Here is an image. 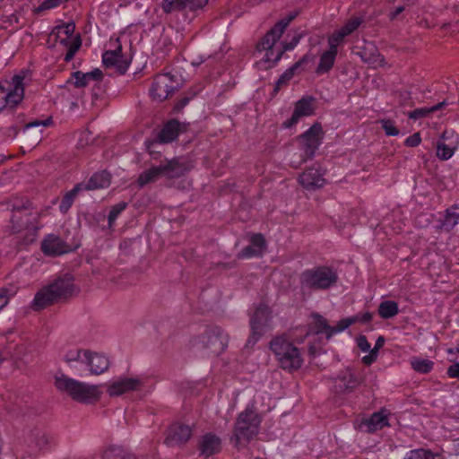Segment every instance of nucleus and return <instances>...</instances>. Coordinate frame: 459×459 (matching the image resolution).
<instances>
[{"label":"nucleus","mask_w":459,"mask_h":459,"mask_svg":"<svg viewBox=\"0 0 459 459\" xmlns=\"http://www.w3.org/2000/svg\"><path fill=\"white\" fill-rule=\"evenodd\" d=\"M68 0H44L39 6V10H49L66 3Z\"/></svg>","instance_id":"53"},{"label":"nucleus","mask_w":459,"mask_h":459,"mask_svg":"<svg viewBox=\"0 0 459 459\" xmlns=\"http://www.w3.org/2000/svg\"><path fill=\"white\" fill-rule=\"evenodd\" d=\"M67 46H69V48L65 56L64 60L65 62H70L74 58L75 53L79 50V48L82 46V40H81L80 35H77L75 37V39H74V41L72 43L69 42V44Z\"/></svg>","instance_id":"45"},{"label":"nucleus","mask_w":459,"mask_h":459,"mask_svg":"<svg viewBox=\"0 0 459 459\" xmlns=\"http://www.w3.org/2000/svg\"><path fill=\"white\" fill-rule=\"evenodd\" d=\"M358 347L363 351L367 352L371 351L370 343L368 342V339L365 335H360L357 339Z\"/></svg>","instance_id":"57"},{"label":"nucleus","mask_w":459,"mask_h":459,"mask_svg":"<svg viewBox=\"0 0 459 459\" xmlns=\"http://www.w3.org/2000/svg\"><path fill=\"white\" fill-rule=\"evenodd\" d=\"M41 250L48 255H59L67 252L65 242L54 235H49L42 241Z\"/></svg>","instance_id":"22"},{"label":"nucleus","mask_w":459,"mask_h":459,"mask_svg":"<svg viewBox=\"0 0 459 459\" xmlns=\"http://www.w3.org/2000/svg\"><path fill=\"white\" fill-rule=\"evenodd\" d=\"M421 142L420 134L414 133L413 134L410 135L406 138L404 144L408 147H416L418 146Z\"/></svg>","instance_id":"55"},{"label":"nucleus","mask_w":459,"mask_h":459,"mask_svg":"<svg viewBox=\"0 0 459 459\" xmlns=\"http://www.w3.org/2000/svg\"><path fill=\"white\" fill-rule=\"evenodd\" d=\"M437 457H439L438 454H434L430 450L424 448H419L411 450L405 459H436Z\"/></svg>","instance_id":"35"},{"label":"nucleus","mask_w":459,"mask_h":459,"mask_svg":"<svg viewBox=\"0 0 459 459\" xmlns=\"http://www.w3.org/2000/svg\"><path fill=\"white\" fill-rule=\"evenodd\" d=\"M377 353L371 350V351H369L368 355H366L362 358V361L366 365H370L373 361H375L377 359Z\"/></svg>","instance_id":"64"},{"label":"nucleus","mask_w":459,"mask_h":459,"mask_svg":"<svg viewBox=\"0 0 459 459\" xmlns=\"http://www.w3.org/2000/svg\"><path fill=\"white\" fill-rule=\"evenodd\" d=\"M24 76L22 74H15L12 78V85L5 97V103L0 106V112L4 109H8L13 113V108L22 102L24 97Z\"/></svg>","instance_id":"11"},{"label":"nucleus","mask_w":459,"mask_h":459,"mask_svg":"<svg viewBox=\"0 0 459 459\" xmlns=\"http://www.w3.org/2000/svg\"><path fill=\"white\" fill-rule=\"evenodd\" d=\"M358 55L363 62L373 66H383L385 64L384 56L379 53L377 48L371 42L366 43Z\"/></svg>","instance_id":"21"},{"label":"nucleus","mask_w":459,"mask_h":459,"mask_svg":"<svg viewBox=\"0 0 459 459\" xmlns=\"http://www.w3.org/2000/svg\"><path fill=\"white\" fill-rule=\"evenodd\" d=\"M295 74V72L290 67L276 81L273 92L277 93L282 85H285Z\"/></svg>","instance_id":"47"},{"label":"nucleus","mask_w":459,"mask_h":459,"mask_svg":"<svg viewBox=\"0 0 459 459\" xmlns=\"http://www.w3.org/2000/svg\"><path fill=\"white\" fill-rule=\"evenodd\" d=\"M74 291V284L70 276L57 278L35 294L31 307L36 311L42 310L55 302L71 297Z\"/></svg>","instance_id":"2"},{"label":"nucleus","mask_w":459,"mask_h":459,"mask_svg":"<svg viewBox=\"0 0 459 459\" xmlns=\"http://www.w3.org/2000/svg\"><path fill=\"white\" fill-rule=\"evenodd\" d=\"M193 435V429L190 426L174 423L168 431L165 438V444L169 446H181L186 444Z\"/></svg>","instance_id":"15"},{"label":"nucleus","mask_w":459,"mask_h":459,"mask_svg":"<svg viewBox=\"0 0 459 459\" xmlns=\"http://www.w3.org/2000/svg\"><path fill=\"white\" fill-rule=\"evenodd\" d=\"M345 37L347 36L341 29L333 32L328 39L329 49L337 50V47L342 42Z\"/></svg>","instance_id":"46"},{"label":"nucleus","mask_w":459,"mask_h":459,"mask_svg":"<svg viewBox=\"0 0 459 459\" xmlns=\"http://www.w3.org/2000/svg\"><path fill=\"white\" fill-rule=\"evenodd\" d=\"M411 368L418 373L420 374H428L429 373L434 367V362L428 359H421L418 357H413L411 359Z\"/></svg>","instance_id":"33"},{"label":"nucleus","mask_w":459,"mask_h":459,"mask_svg":"<svg viewBox=\"0 0 459 459\" xmlns=\"http://www.w3.org/2000/svg\"><path fill=\"white\" fill-rule=\"evenodd\" d=\"M66 83H72L76 88H83L88 85L89 79H87L84 73L76 71L71 74V77L67 80Z\"/></svg>","instance_id":"37"},{"label":"nucleus","mask_w":459,"mask_h":459,"mask_svg":"<svg viewBox=\"0 0 459 459\" xmlns=\"http://www.w3.org/2000/svg\"><path fill=\"white\" fill-rule=\"evenodd\" d=\"M377 312L383 319L392 318L399 313L398 304L393 300L382 301L378 306Z\"/></svg>","instance_id":"32"},{"label":"nucleus","mask_w":459,"mask_h":459,"mask_svg":"<svg viewBox=\"0 0 459 459\" xmlns=\"http://www.w3.org/2000/svg\"><path fill=\"white\" fill-rule=\"evenodd\" d=\"M102 459H136L127 449L119 446H108L102 455Z\"/></svg>","instance_id":"27"},{"label":"nucleus","mask_w":459,"mask_h":459,"mask_svg":"<svg viewBox=\"0 0 459 459\" xmlns=\"http://www.w3.org/2000/svg\"><path fill=\"white\" fill-rule=\"evenodd\" d=\"M113 67L119 74H124L129 67V62L122 55H118Z\"/></svg>","instance_id":"52"},{"label":"nucleus","mask_w":459,"mask_h":459,"mask_svg":"<svg viewBox=\"0 0 459 459\" xmlns=\"http://www.w3.org/2000/svg\"><path fill=\"white\" fill-rule=\"evenodd\" d=\"M127 205L128 204L126 202L122 201L111 207L108 216V222L109 227L113 226L119 214H121V212L126 209Z\"/></svg>","instance_id":"36"},{"label":"nucleus","mask_w":459,"mask_h":459,"mask_svg":"<svg viewBox=\"0 0 459 459\" xmlns=\"http://www.w3.org/2000/svg\"><path fill=\"white\" fill-rule=\"evenodd\" d=\"M52 124H53V119L51 117H48L47 119H44V120L36 119L34 121L25 124V126L22 128V133L25 137L24 141L27 143H29L30 145H34V144L38 143L41 140L42 130L40 129L39 132L35 133L31 139H30L29 130H30L32 128L40 127V126L48 127V126H51Z\"/></svg>","instance_id":"23"},{"label":"nucleus","mask_w":459,"mask_h":459,"mask_svg":"<svg viewBox=\"0 0 459 459\" xmlns=\"http://www.w3.org/2000/svg\"><path fill=\"white\" fill-rule=\"evenodd\" d=\"M367 427L368 432H375L378 429L389 426L387 414L385 410L374 412L368 419H366L362 422Z\"/></svg>","instance_id":"24"},{"label":"nucleus","mask_w":459,"mask_h":459,"mask_svg":"<svg viewBox=\"0 0 459 459\" xmlns=\"http://www.w3.org/2000/svg\"><path fill=\"white\" fill-rule=\"evenodd\" d=\"M74 30L75 24L74 22H67L63 25L55 27L52 34L59 38L60 34L64 33L65 35V38L61 39L60 43L65 46H67L69 44V38L74 34Z\"/></svg>","instance_id":"34"},{"label":"nucleus","mask_w":459,"mask_h":459,"mask_svg":"<svg viewBox=\"0 0 459 459\" xmlns=\"http://www.w3.org/2000/svg\"><path fill=\"white\" fill-rule=\"evenodd\" d=\"M325 171L319 166H312L299 177V184L307 190H316L325 185Z\"/></svg>","instance_id":"14"},{"label":"nucleus","mask_w":459,"mask_h":459,"mask_svg":"<svg viewBox=\"0 0 459 459\" xmlns=\"http://www.w3.org/2000/svg\"><path fill=\"white\" fill-rule=\"evenodd\" d=\"M351 318H356V323L360 322L362 324H368L372 320L373 315L370 312H365L361 315L357 314V315L351 316Z\"/></svg>","instance_id":"58"},{"label":"nucleus","mask_w":459,"mask_h":459,"mask_svg":"<svg viewBox=\"0 0 459 459\" xmlns=\"http://www.w3.org/2000/svg\"><path fill=\"white\" fill-rule=\"evenodd\" d=\"M85 364L90 368L91 374L100 375L105 372L109 367V361L104 355L85 351Z\"/></svg>","instance_id":"20"},{"label":"nucleus","mask_w":459,"mask_h":459,"mask_svg":"<svg viewBox=\"0 0 459 459\" xmlns=\"http://www.w3.org/2000/svg\"><path fill=\"white\" fill-rule=\"evenodd\" d=\"M179 133V122L176 119L168 121L160 131L157 134L155 140L148 146L150 153L152 152V147L156 143H169L174 141Z\"/></svg>","instance_id":"19"},{"label":"nucleus","mask_w":459,"mask_h":459,"mask_svg":"<svg viewBox=\"0 0 459 459\" xmlns=\"http://www.w3.org/2000/svg\"><path fill=\"white\" fill-rule=\"evenodd\" d=\"M336 56L337 50L328 49L325 51L320 56L318 65L316 69V73L317 74L328 73L334 65Z\"/></svg>","instance_id":"26"},{"label":"nucleus","mask_w":459,"mask_h":459,"mask_svg":"<svg viewBox=\"0 0 459 459\" xmlns=\"http://www.w3.org/2000/svg\"><path fill=\"white\" fill-rule=\"evenodd\" d=\"M382 128L385 134L388 136H396L399 134V130L395 126L394 123L391 120H382Z\"/></svg>","instance_id":"51"},{"label":"nucleus","mask_w":459,"mask_h":459,"mask_svg":"<svg viewBox=\"0 0 459 459\" xmlns=\"http://www.w3.org/2000/svg\"><path fill=\"white\" fill-rule=\"evenodd\" d=\"M34 439L36 446H38L39 449L48 448L53 442L52 437L40 430L36 431L34 434Z\"/></svg>","instance_id":"40"},{"label":"nucleus","mask_w":459,"mask_h":459,"mask_svg":"<svg viewBox=\"0 0 459 459\" xmlns=\"http://www.w3.org/2000/svg\"><path fill=\"white\" fill-rule=\"evenodd\" d=\"M84 190L83 189V184L79 183L74 186L73 189L68 191L62 198L61 203L59 204V210L62 213H66L71 206L73 205L76 196L78 194Z\"/></svg>","instance_id":"28"},{"label":"nucleus","mask_w":459,"mask_h":459,"mask_svg":"<svg viewBox=\"0 0 459 459\" xmlns=\"http://www.w3.org/2000/svg\"><path fill=\"white\" fill-rule=\"evenodd\" d=\"M271 318L268 306L260 304L250 316L251 333L247 341V346L255 345L264 333V328Z\"/></svg>","instance_id":"9"},{"label":"nucleus","mask_w":459,"mask_h":459,"mask_svg":"<svg viewBox=\"0 0 459 459\" xmlns=\"http://www.w3.org/2000/svg\"><path fill=\"white\" fill-rule=\"evenodd\" d=\"M304 340L305 337L294 338L287 333L277 335L271 340L269 343L270 350L282 369L292 372L301 368L303 358L294 342L302 343Z\"/></svg>","instance_id":"1"},{"label":"nucleus","mask_w":459,"mask_h":459,"mask_svg":"<svg viewBox=\"0 0 459 459\" xmlns=\"http://www.w3.org/2000/svg\"><path fill=\"white\" fill-rule=\"evenodd\" d=\"M143 382L139 377H121L113 381L108 387L110 396H118L130 391L139 390Z\"/></svg>","instance_id":"16"},{"label":"nucleus","mask_w":459,"mask_h":459,"mask_svg":"<svg viewBox=\"0 0 459 459\" xmlns=\"http://www.w3.org/2000/svg\"><path fill=\"white\" fill-rule=\"evenodd\" d=\"M250 245L255 247V249L257 250V252H259L261 256L263 255L264 251L266 248V242L264 237L262 234H253L250 238Z\"/></svg>","instance_id":"43"},{"label":"nucleus","mask_w":459,"mask_h":459,"mask_svg":"<svg viewBox=\"0 0 459 459\" xmlns=\"http://www.w3.org/2000/svg\"><path fill=\"white\" fill-rule=\"evenodd\" d=\"M323 134L321 125L315 123L299 136L303 144L302 160L304 162L314 158L316 150L322 143Z\"/></svg>","instance_id":"10"},{"label":"nucleus","mask_w":459,"mask_h":459,"mask_svg":"<svg viewBox=\"0 0 459 459\" xmlns=\"http://www.w3.org/2000/svg\"><path fill=\"white\" fill-rule=\"evenodd\" d=\"M338 281V273L333 267L321 265L303 271L299 282L301 289L314 291L326 290Z\"/></svg>","instance_id":"3"},{"label":"nucleus","mask_w":459,"mask_h":459,"mask_svg":"<svg viewBox=\"0 0 459 459\" xmlns=\"http://www.w3.org/2000/svg\"><path fill=\"white\" fill-rule=\"evenodd\" d=\"M301 35H295L290 42H282L281 48L276 50L275 60H280L282 55L289 50H292L299 42Z\"/></svg>","instance_id":"38"},{"label":"nucleus","mask_w":459,"mask_h":459,"mask_svg":"<svg viewBox=\"0 0 459 459\" xmlns=\"http://www.w3.org/2000/svg\"><path fill=\"white\" fill-rule=\"evenodd\" d=\"M238 258L239 259H247L251 257H259L261 256L259 252L255 249V247H252L251 245L247 246L244 247L238 254Z\"/></svg>","instance_id":"50"},{"label":"nucleus","mask_w":459,"mask_h":459,"mask_svg":"<svg viewBox=\"0 0 459 459\" xmlns=\"http://www.w3.org/2000/svg\"><path fill=\"white\" fill-rule=\"evenodd\" d=\"M355 323H356V318H351V316L341 319L335 326H332V328L328 333V339H330L333 334L344 331L350 325H351Z\"/></svg>","instance_id":"41"},{"label":"nucleus","mask_w":459,"mask_h":459,"mask_svg":"<svg viewBox=\"0 0 459 459\" xmlns=\"http://www.w3.org/2000/svg\"><path fill=\"white\" fill-rule=\"evenodd\" d=\"M441 224L447 231L452 230L457 224H459V204H455L446 210Z\"/></svg>","instance_id":"30"},{"label":"nucleus","mask_w":459,"mask_h":459,"mask_svg":"<svg viewBox=\"0 0 459 459\" xmlns=\"http://www.w3.org/2000/svg\"><path fill=\"white\" fill-rule=\"evenodd\" d=\"M179 88L178 80L170 73L157 74L150 88L153 100L161 102L174 94Z\"/></svg>","instance_id":"8"},{"label":"nucleus","mask_w":459,"mask_h":459,"mask_svg":"<svg viewBox=\"0 0 459 459\" xmlns=\"http://www.w3.org/2000/svg\"><path fill=\"white\" fill-rule=\"evenodd\" d=\"M446 374L451 378L459 377V363H454L448 367Z\"/></svg>","instance_id":"61"},{"label":"nucleus","mask_w":459,"mask_h":459,"mask_svg":"<svg viewBox=\"0 0 459 459\" xmlns=\"http://www.w3.org/2000/svg\"><path fill=\"white\" fill-rule=\"evenodd\" d=\"M362 22H363V19L360 17L351 18L341 28V30H342V32H344L346 36H349L354 30H356Z\"/></svg>","instance_id":"44"},{"label":"nucleus","mask_w":459,"mask_h":459,"mask_svg":"<svg viewBox=\"0 0 459 459\" xmlns=\"http://www.w3.org/2000/svg\"><path fill=\"white\" fill-rule=\"evenodd\" d=\"M316 99L312 96L303 97L295 103L294 110L290 118L283 122L284 128H291L297 125L302 117H308L315 112Z\"/></svg>","instance_id":"12"},{"label":"nucleus","mask_w":459,"mask_h":459,"mask_svg":"<svg viewBox=\"0 0 459 459\" xmlns=\"http://www.w3.org/2000/svg\"><path fill=\"white\" fill-rule=\"evenodd\" d=\"M194 96H195V93H193L189 96L182 97L180 100H178V101L175 105V109L177 111L182 110L188 104V102L194 98Z\"/></svg>","instance_id":"60"},{"label":"nucleus","mask_w":459,"mask_h":459,"mask_svg":"<svg viewBox=\"0 0 459 459\" xmlns=\"http://www.w3.org/2000/svg\"><path fill=\"white\" fill-rule=\"evenodd\" d=\"M448 103L446 100H443L432 107H423V108H416L412 111H410L407 116L410 119H412V120H417L420 118L427 117L431 113L442 109Z\"/></svg>","instance_id":"29"},{"label":"nucleus","mask_w":459,"mask_h":459,"mask_svg":"<svg viewBox=\"0 0 459 459\" xmlns=\"http://www.w3.org/2000/svg\"><path fill=\"white\" fill-rule=\"evenodd\" d=\"M162 9L167 13L186 9V0H163Z\"/></svg>","instance_id":"42"},{"label":"nucleus","mask_w":459,"mask_h":459,"mask_svg":"<svg viewBox=\"0 0 459 459\" xmlns=\"http://www.w3.org/2000/svg\"><path fill=\"white\" fill-rule=\"evenodd\" d=\"M118 54L116 51L107 50L102 55V63L107 68H111L116 64Z\"/></svg>","instance_id":"49"},{"label":"nucleus","mask_w":459,"mask_h":459,"mask_svg":"<svg viewBox=\"0 0 459 459\" xmlns=\"http://www.w3.org/2000/svg\"><path fill=\"white\" fill-rule=\"evenodd\" d=\"M264 61L265 62H272L273 64H276L279 60H275L274 57L276 56V53H274L273 48H270L269 50H264Z\"/></svg>","instance_id":"63"},{"label":"nucleus","mask_w":459,"mask_h":459,"mask_svg":"<svg viewBox=\"0 0 459 459\" xmlns=\"http://www.w3.org/2000/svg\"><path fill=\"white\" fill-rule=\"evenodd\" d=\"M55 385L58 390L65 392L74 401L80 403H91L99 398L97 386L90 385L64 375L56 377Z\"/></svg>","instance_id":"5"},{"label":"nucleus","mask_w":459,"mask_h":459,"mask_svg":"<svg viewBox=\"0 0 459 459\" xmlns=\"http://www.w3.org/2000/svg\"><path fill=\"white\" fill-rule=\"evenodd\" d=\"M199 455L205 458L218 454L221 449V440L215 434L209 432L201 437L198 443Z\"/></svg>","instance_id":"18"},{"label":"nucleus","mask_w":459,"mask_h":459,"mask_svg":"<svg viewBox=\"0 0 459 459\" xmlns=\"http://www.w3.org/2000/svg\"><path fill=\"white\" fill-rule=\"evenodd\" d=\"M19 131H20V129H19L18 126H11L8 128H6L4 134L6 137L15 138L18 135Z\"/></svg>","instance_id":"62"},{"label":"nucleus","mask_w":459,"mask_h":459,"mask_svg":"<svg viewBox=\"0 0 459 459\" xmlns=\"http://www.w3.org/2000/svg\"><path fill=\"white\" fill-rule=\"evenodd\" d=\"M186 168L178 160L173 159L160 163L159 166H152L139 175L137 183L143 186L149 183L156 181L160 176L168 178H178L185 174Z\"/></svg>","instance_id":"6"},{"label":"nucleus","mask_w":459,"mask_h":459,"mask_svg":"<svg viewBox=\"0 0 459 459\" xmlns=\"http://www.w3.org/2000/svg\"><path fill=\"white\" fill-rule=\"evenodd\" d=\"M454 150L445 143H437V156L442 160H446L452 157Z\"/></svg>","instance_id":"48"},{"label":"nucleus","mask_w":459,"mask_h":459,"mask_svg":"<svg viewBox=\"0 0 459 459\" xmlns=\"http://www.w3.org/2000/svg\"><path fill=\"white\" fill-rule=\"evenodd\" d=\"M261 419L256 412L247 409L241 412L235 423L233 437L236 445L249 442L259 431Z\"/></svg>","instance_id":"7"},{"label":"nucleus","mask_w":459,"mask_h":459,"mask_svg":"<svg viewBox=\"0 0 459 459\" xmlns=\"http://www.w3.org/2000/svg\"><path fill=\"white\" fill-rule=\"evenodd\" d=\"M292 19L293 16H290L278 22L257 43L256 50L261 52L273 48Z\"/></svg>","instance_id":"13"},{"label":"nucleus","mask_w":459,"mask_h":459,"mask_svg":"<svg viewBox=\"0 0 459 459\" xmlns=\"http://www.w3.org/2000/svg\"><path fill=\"white\" fill-rule=\"evenodd\" d=\"M208 0H186V9L195 11L205 6Z\"/></svg>","instance_id":"54"},{"label":"nucleus","mask_w":459,"mask_h":459,"mask_svg":"<svg viewBox=\"0 0 459 459\" xmlns=\"http://www.w3.org/2000/svg\"><path fill=\"white\" fill-rule=\"evenodd\" d=\"M359 384L358 377L350 369L341 372L333 380V390L335 394H342L351 392Z\"/></svg>","instance_id":"17"},{"label":"nucleus","mask_w":459,"mask_h":459,"mask_svg":"<svg viewBox=\"0 0 459 459\" xmlns=\"http://www.w3.org/2000/svg\"><path fill=\"white\" fill-rule=\"evenodd\" d=\"M312 317L314 318L313 329L311 331H307L303 337L306 338L311 332H314L316 334L325 333L326 334V338L328 339V333L332 326L328 325L326 319L324 316L317 313L313 314Z\"/></svg>","instance_id":"31"},{"label":"nucleus","mask_w":459,"mask_h":459,"mask_svg":"<svg viewBox=\"0 0 459 459\" xmlns=\"http://www.w3.org/2000/svg\"><path fill=\"white\" fill-rule=\"evenodd\" d=\"M313 60V57L308 54L304 55L298 62L293 64L290 68L296 73V71L299 68H302L303 65L308 64Z\"/></svg>","instance_id":"56"},{"label":"nucleus","mask_w":459,"mask_h":459,"mask_svg":"<svg viewBox=\"0 0 459 459\" xmlns=\"http://www.w3.org/2000/svg\"><path fill=\"white\" fill-rule=\"evenodd\" d=\"M86 350L74 349L66 351L64 356V360L70 364L72 362L79 361L85 363L84 352Z\"/></svg>","instance_id":"39"},{"label":"nucleus","mask_w":459,"mask_h":459,"mask_svg":"<svg viewBox=\"0 0 459 459\" xmlns=\"http://www.w3.org/2000/svg\"><path fill=\"white\" fill-rule=\"evenodd\" d=\"M87 79L90 80H92V81H95L96 82H99L101 81L102 77H103V74L102 72L96 68L94 69L93 71L90 72V73H84Z\"/></svg>","instance_id":"59"},{"label":"nucleus","mask_w":459,"mask_h":459,"mask_svg":"<svg viewBox=\"0 0 459 459\" xmlns=\"http://www.w3.org/2000/svg\"><path fill=\"white\" fill-rule=\"evenodd\" d=\"M111 176L107 171L94 173L86 184H83L84 190H94L104 188L109 186Z\"/></svg>","instance_id":"25"},{"label":"nucleus","mask_w":459,"mask_h":459,"mask_svg":"<svg viewBox=\"0 0 459 459\" xmlns=\"http://www.w3.org/2000/svg\"><path fill=\"white\" fill-rule=\"evenodd\" d=\"M229 335L219 326L207 328L203 333L194 336L190 342V348L197 351H207L219 355L228 347Z\"/></svg>","instance_id":"4"}]
</instances>
